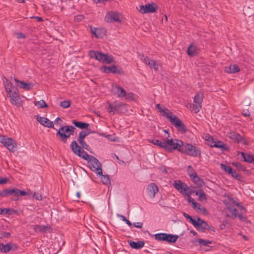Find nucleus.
<instances>
[{"label": "nucleus", "instance_id": "f257e3e1", "mask_svg": "<svg viewBox=\"0 0 254 254\" xmlns=\"http://www.w3.org/2000/svg\"><path fill=\"white\" fill-rule=\"evenodd\" d=\"M70 147L73 152L79 157L87 160L89 168L98 175H102V165L99 160L95 157L89 155L80 146H79L75 140L71 142Z\"/></svg>", "mask_w": 254, "mask_h": 254}, {"label": "nucleus", "instance_id": "f03ea898", "mask_svg": "<svg viewBox=\"0 0 254 254\" xmlns=\"http://www.w3.org/2000/svg\"><path fill=\"white\" fill-rule=\"evenodd\" d=\"M224 203L229 211L227 214L228 217H231L233 219H235L238 217L240 220L246 221L247 218L244 215L246 211L245 208L243 206H240L239 203L233 198H229L228 200H224Z\"/></svg>", "mask_w": 254, "mask_h": 254}, {"label": "nucleus", "instance_id": "7ed1b4c3", "mask_svg": "<svg viewBox=\"0 0 254 254\" xmlns=\"http://www.w3.org/2000/svg\"><path fill=\"white\" fill-rule=\"evenodd\" d=\"M160 112L163 116H165L169 120L179 131L184 133L187 131V128L185 125L176 116L174 115L173 113L168 109L164 108L163 109L160 110Z\"/></svg>", "mask_w": 254, "mask_h": 254}, {"label": "nucleus", "instance_id": "20e7f679", "mask_svg": "<svg viewBox=\"0 0 254 254\" xmlns=\"http://www.w3.org/2000/svg\"><path fill=\"white\" fill-rule=\"evenodd\" d=\"M183 141L177 139H171L165 140L164 150L167 152H171L173 150H177L180 152H183Z\"/></svg>", "mask_w": 254, "mask_h": 254}, {"label": "nucleus", "instance_id": "39448f33", "mask_svg": "<svg viewBox=\"0 0 254 254\" xmlns=\"http://www.w3.org/2000/svg\"><path fill=\"white\" fill-rule=\"evenodd\" d=\"M89 56L90 58L95 59L102 63L109 64L114 61L112 56L97 51H90Z\"/></svg>", "mask_w": 254, "mask_h": 254}, {"label": "nucleus", "instance_id": "423d86ee", "mask_svg": "<svg viewBox=\"0 0 254 254\" xmlns=\"http://www.w3.org/2000/svg\"><path fill=\"white\" fill-rule=\"evenodd\" d=\"M5 197L11 196L10 199L13 201H18L19 196H25L29 194V193L23 190H20L16 188L12 189H5Z\"/></svg>", "mask_w": 254, "mask_h": 254}, {"label": "nucleus", "instance_id": "0eeeda50", "mask_svg": "<svg viewBox=\"0 0 254 254\" xmlns=\"http://www.w3.org/2000/svg\"><path fill=\"white\" fill-rule=\"evenodd\" d=\"M153 236L157 241H165L168 243H174L179 238L178 235L165 233L156 234Z\"/></svg>", "mask_w": 254, "mask_h": 254}, {"label": "nucleus", "instance_id": "6e6552de", "mask_svg": "<svg viewBox=\"0 0 254 254\" xmlns=\"http://www.w3.org/2000/svg\"><path fill=\"white\" fill-rule=\"evenodd\" d=\"M181 152L192 157L200 156L201 155L200 150L196 146L189 143L184 145L183 152Z\"/></svg>", "mask_w": 254, "mask_h": 254}, {"label": "nucleus", "instance_id": "1a4fd4ad", "mask_svg": "<svg viewBox=\"0 0 254 254\" xmlns=\"http://www.w3.org/2000/svg\"><path fill=\"white\" fill-rule=\"evenodd\" d=\"M126 111V105L121 102H115L113 103H109L108 111L113 114L116 112L120 113Z\"/></svg>", "mask_w": 254, "mask_h": 254}, {"label": "nucleus", "instance_id": "9d476101", "mask_svg": "<svg viewBox=\"0 0 254 254\" xmlns=\"http://www.w3.org/2000/svg\"><path fill=\"white\" fill-rule=\"evenodd\" d=\"M203 96L202 93H197L194 97L192 110L195 113H198L202 107Z\"/></svg>", "mask_w": 254, "mask_h": 254}, {"label": "nucleus", "instance_id": "9b49d317", "mask_svg": "<svg viewBox=\"0 0 254 254\" xmlns=\"http://www.w3.org/2000/svg\"><path fill=\"white\" fill-rule=\"evenodd\" d=\"M1 142L5 146L10 152H14L17 148V143L15 141L11 138H3Z\"/></svg>", "mask_w": 254, "mask_h": 254}, {"label": "nucleus", "instance_id": "f8f14e48", "mask_svg": "<svg viewBox=\"0 0 254 254\" xmlns=\"http://www.w3.org/2000/svg\"><path fill=\"white\" fill-rule=\"evenodd\" d=\"M100 70L105 73H113L123 74L124 71L121 67L113 65L111 66L103 65L100 67Z\"/></svg>", "mask_w": 254, "mask_h": 254}, {"label": "nucleus", "instance_id": "ddd939ff", "mask_svg": "<svg viewBox=\"0 0 254 254\" xmlns=\"http://www.w3.org/2000/svg\"><path fill=\"white\" fill-rule=\"evenodd\" d=\"M192 225L201 232H204L206 230L209 229V225L207 222L199 217H197V220H195Z\"/></svg>", "mask_w": 254, "mask_h": 254}, {"label": "nucleus", "instance_id": "4468645a", "mask_svg": "<svg viewBox=\"0 0 254 254\" xmlns=\"http://www.w3.org/2000/svg\"><path fill=\"white\" fill-rule=\"evenodd\" d=\"M70 129L69 126H65L61 127L57 132V135H59L61 137V140L64 142H65L67 139L70 137Z\"/></svg>", "mask_w": 254, "mask_h": 254}, {"label": "nucleus", "instance_id": "2eb2a0df", "mask_svg": "<svg viewBox=\"0 0 254 254\" xmlns=\"http://www.w3.org/2000/svg\"><path fill=\"white\" fill-rule=\"evenodd\" d=\"M158 6L154 3L141 5L139 11L141 13H153L156 11Z\"/></svg>", "mask_w": 254, "mask_h": 254}, {"label": "nucleus", "instance_id": "dca6fc26", "mask_svg": "<svg viewBox=\"0 0 254 254\" xmlns=\"http://www.w3.org/2000/svg\"><path fill=\"white\" fill-rule=\"evenodd\" d=\"M12 92V93L8 94L10 98V103L17 107L20 106L21 105V100L18 93V90Z\"/></svg>", "mask_w": 254, "mask_h": 254}, {"label": "nucleus", "instance_id": "f3484780", "mask_svg": "<svg viewBox=\"0 0 254 254\" xmlns=\"http://www.w3.org/2000/svg\"><path fill=\"white\" fill-rule=\"evenodd\" d=\"M105 21L108 22H120L119 14L116 12H109L105 16Z\"/></svg>", "mask_w": 254, "mask_h": 254}, {"label": "nucleus", "instance_id": "a211bd4d", "mask_svg": "<svg viewBox=\"0 0 254 254\" xmlns=\"http://www.w3.org/2000/svg\"><path fill=\"white\" fill-rule=\"evenodd\" d=\"M36 120L41 125L45 127L53 128L54 127V125L53 122L50 121L48 119L37 116Z\"/></svg>", "mask_w": 254, "mask_h": 254}, {"label": "nucleus", "instance_id": "6ab92c4d", "mask_svg": "<svg viewBox=\"0 0 254 254\" xmlns=\"http://www.w3.org/2000/svg\"><path fill=\"white\" fill-rule=\"evenodd\" d=\"M146 191L148 196L150 198H153L155 196V194L158 191V188L155 184L151 183L148 185L146 188Z\"/></svg>", "mask_w": 254, "mask_h": 254}, {"label": "nucleus", "instance_id": "aec40b11", "mask_svg": "<svg viewBox=\"0 0 254 254\" xmlns=\"http://www.w3.org/2000/svg\"><path fill=\"white\" fill-rule=\"evenodd\" d=\"M229 136L230 138L233 140L234 141L238 143L241 142L243 144L247 145L248 144L247 141H246L243 137L239 133L235 132H232L229 133Z\"/></svg>", "mask_w": 254, "mask_h": 254}, {"label": "nucleus", "instance_id": "412c9836", "mask_svg": "<svg viewBox=\"0 0 254 254\" xmlns=\"http://www.w3.org/2000/svg\"><path fill=\"white\" fill-rule=\"evenodd\" d=\"M14 80L18 87L26 90H31L34 86V84L32 83H26L24 81L19 80L15 78H14Z\"/></svg>", "mask_w": 254, "mask_h": 254}, {"label": "nucleus", "instance_id": "4be33fe9", "mask_svg": "<svg viewBox=\"0 0 254 254\" xmlns=\"http://www.w3.org/2000/svg\"><path fill=\"white\" fill-rule=\"evenodd\" d=\"M113 92L115 95L118 97H125L126 95V91L125 90L118 85H116L113 90Z\"/></svg>", "mask_w": 254, "mask_h": 254}, {"label": "nucleus", "instance_id": "5701e85b", "mask_svg": "<svg viewBox=\"0 0 254 254\" xmlns=\"http://www.w3.org/2000/svg\"><path fill=\"white\" fill-rule=\"evenodd\" d=\"M4 87L5 90L6 91L7 94H9L10 93H12L13 91H16L18 90L16 87H14L12 85V83L9 81L7 79L5 78V81H3Z\"/></svg>", "mask_w": 254, "mask_h": 254}, {"label": "nucleus", "instance_id": "b1692460", "mask_svg": "<svg viewBox=\"0 0 254 254\" xmlns=\"http://www.w3.org/2000/svg\"><path fill=\"white\" fill-rule=\"evenodd\" d=\"M198 48L193 44H190L187 49L188 54L190 57L197 56L199 53Z\"/></svg>", "mask_w": 254, "mask_h": 254}, {"label": "nucleus", "instance_id": "393cba45", "mask_svg": "<svg viewBox=\"0 0 254 254\" xmlns=\"http://www.w3.org/2000/svg\"><path fill=\"white\" fill-rule=\"evenodd\" d=\"M192 207L196 209L198 211L201 212L203 214L207 215L208 214L206 209L201 206L199 203L195 202L194 200H192Z\"/></svg>", "mask_w": 254, "mask_h": 254}, {"label": "nucleus", "instance_id": "a878e982", "mask_svg": "<svg viewBox=\"0 0 254 254\" xmlns=\"http://www.w3.org/2000/svg\"><path fill=\"white\" fill-rule=\"evenodd\" d=\"M225 72L228 73H234L240 71V68L236 64H230L228 66H226L224 69Z\"/></svg>", "mask_w": 254, "mask_h": 254}, {"label": "nucleus", "instance_id": "bb28decb", "mask_svg": "<svg viewBox=\"0 0 254 254\" xmlns=\"http://www.w3.org/2000/svg\"><path fill=\"white\" fill-rule=\"evenodd\" d=\"M129 244L130 246L134 249L138 250L144 246V242L142 241H139L137 242H134L133 241L130 240L128 241Z\"/></svg>", "mask_w": 254, "mask_h": 254}, {"label": "nucleus", "instance_id": "cd10ccee", "mask_svg": "<svg viewBox=\"0 0 254 254\" xmlns=\"http://www.w3.org/2000/svg\"><path fill=\"white\" fill-rule=\"evenodd\" d=\"M241 154L244 159V161L249 163H253L254 164V156L243 152H241Z\"/></svg>", "mask_w": 254, "mask_h": 254}, {"label": "nucleus", "instance_id": "c85d7f7f", "mask_svg": "<svg viewBox=\"0 0 254 254\" xmlns=\"http://www.w3.org/2000/svg\"><path fill=\"white\" fill-rule=\"evenodd\" d=\"M72 124H74V125L80 129H84V128H87L89 126V124L85 122H79L77 121L76 120H73L72 121Z\"/></svg>", "mask_w": 254, "mask_h": 254}, {"label": "nucleus", "instance_id": "c756f323", "mask_svg": "<svg viewBox=\"0 0 254 254\" xmlns=\"http://www.w3.org/2000/svg\"><path fill=\"white\" fill-rule=\"evenodd\" d=\"M232 165L236 167L239 170L243 171L246 173V174L249 175L250 172L248 170L246 169V168L242 164L239 162H233Z\"/></svg>", "mask_w": 254, "mask_h": 254}, {"label": "nucleus", "instance_id": "7c9ffc66", "mask_svg": "<svg viewBox=\"0 0 254 254\" xmlns=\"http://www.w3.org/2000/svg\"><path fill=\"white\" fill-rule=\"evenodd\" d=\"M212 147L221 148L222 150L225 151L227 150V146L222 141H217L214 142V144L211 145Z\"/></svg>", "mask_w": 254, "mask_h": 254}, {"label": "nucleus", "instance_id": "2f4dec72", "mask_svg": "<svg viewBox=\"0 0 254 254\" xmlns=\"http://www.w3.org/2000/svg\"><path fill=\"white\" fill-rule=\"evenodd\" d=\"M190 178L194 183L199 186H202L204 184L203 180L198 177L197 173L194 175L192 177H190Z\"/></svg>", "mask_w": 254, "mask_h": 254}, {"label": "nucleus", "instance_id": "473e14b6", "mask_svg": "<svg viewBox=\"0 0 254 254\" xmlns=\"http://www.w3.org/2000/svg\"><path fill=\"white\" fill-rule=\"evenodd\" d=\"M12 249V247L10 246V244H3V243L0 244V251L2 253H7L9 252L11 249Z\"/></svg>", "mask_w": 254, "mask_h": 254}, {"label": "nucleus", "instance_id": "72a5a7b5", "mask_svg": "<svg viewBox=\"0 0 254 254\" xmlns=\"http://www.w3.org/2000/svg\"><path fill=\"white\" fill-rule=\"evenodd\" d=\"M185 184L182 183L181 181H176L173 185L176 189L179 190L181 193H183V189Z\"/></svg>", "mask_w": 254, "mask_h": 254}, {"label": "nucleus", "instance_id": "f704fd0d", "mask_svg": "<svg viewBox=\"0 0 254 254\" xmlns=\"http://www.w3.org/2000/svg\"><path fill=\"white\" fill-rule=\"evenodd\" d=\"M195 194L198 195L199 201H206V195L202 190H200L198 191H196Z\"/></svg>", "mask_w": 254, "mask_h": 254}, {"label": "nucleus", "instance_id": "c9c22d12", "mask_svg": "<svg viewBox=\"0 0 254 254\" xmlns=\"http://www.w3.org/2000/svg\"><path fill=\"white\" fill-rule=\"evenodd\" d=\"M106 30L102 28H96V33L95 37L98 38H101L105 35Z\"/></svg>", "mask_w": 254, "mask_h": 254}, {"label": "nucleus", "instance_id": "e433bc0d", "mask_svg": "<svg viewBox=\"0 0 254 254\" xmlns=\"http://www.w3.org/2000/svg\"><path fill=\"white\" fill-rule=\"evenodd\" d=\"M150 142L152 143L153 144L156 145L164 149L165 144V140L164 141L162 142L158 139H152L151 141H150Z\"/></svg>", "mask_w": 254, "mask_h": 254}, {"label": "nucleus", "instance_id": "4c0bfd02", "mask_svg": "<svg viewBox=\"0 0 254 254\" xmlns=\"http://www.w3.org/2000/svg\"><path fill=\"white\" fill-rule=\"evenodd\" d=\"M220 166L221 169L223 170L228 174L231 173L232 168L231 166L226 165L223 163H220Z\"/></svg>", "mask_w": 254, "mask_h": 254}, {"label": "nucleus", "instance_id": "58836bf2", "mask_svg": "<svg viewBox=\"0 0 254 254\" xmlns=\"http://www.w3.org/2000/svg\"><path fill=\"white\" fill-rule=\"evenodd\" d=\"M150 62L148 63V66L151 69H154L155 71H157L159 68V65L155 61L151 60Z\"/></svg>", "mask_w": 254, "mask_h": 254}, {"label": "nucleus", "instance_id": "ea45409f", "mask_svg": "<svg viewBox=\"0 0 254 254\" xmlns=\"http://www.w3.org/2000/svg\"><path fill=\"white\" fill-rule=\"evenodd\" d=\"M34 104L35 106H38L39 108H46L48 107L47 104L43 100H41L39 101H35Z\"/></svg>", "mask_w": 254, "mask_h": 254}, {"label": "nucleus", "instance_id": "a19ab883", "mask_svg": "<svg viewBox=\"0 0 254 254\" xmlns=\"http://www.w3.org/2000/svg\"><path fill=\"white\" fill-rule=\"evenodd\" d=\"M182 190H183L182 193H184V194H186V195H190L192 192L191 190L189 188V187L187 186V185L186 184H185V186H184V188H183Z\"/></svg>", "mask_w": 254, "mask_h": 254}, {"label": "nucleus", "instance_id": "79ce46f5", "mask_svg": "<svg viewBox=\"0 0 254 254\" xmlns=\"http://www.w3.org/2000/svg\"><path fill=\"white\" fill-rule=\"evenodd\" d=\"M197 242L200 244L202 245L203 246H208L209 244H211L212 243V242L207 240H203L202 239H199L197 240Z\"/></svg>", "mask_w": 254, "mask_h": 254}, {"label": "nucleus", "instance_id": "37998d69", "mask_svg": "<svg viewBox=\"0 0 254 254\" xmlns=\"http://www.w3.org/2000/svg\"><path fill=\"white\" fill-rule=\"evenodd\" d=\"M101 176V181L105 185H108L110 183L109 177L108 175H100Z\"/></svg>", "mask_w": 254, "mask_h": 254}, {"label": "nucleus", "instance_id": "c03bdc74", "mask_svg": "<svg viewBox=\"0 0 254 254\" xmlns=\"http://www.w3.org/2000/svg\"><path fill=\"white\" fill-rule=\"evenodd\" d=\"M187 172L189 176L192 177L194 175L196 174V171L193 169L191 166L189 165L187 169Z\"/></svg>", "mask_w": 254, "mask_h": 254}, {"label": "nucleus", "instance_id": "a18cd8bd", "mask_svg": "<svg viewBox=\"0 0 254 254\" xmlns=\"http://www.w3.org/2000/svg\"><path fill=\"white\" fill-rule=\"evenodd\" d=\"M81 146H80L82 149L84 148L88 151L90 150V146L84 141V140H78Z\"/></svg>", "mask_w": 254, "mask_h": 254}, {"label": "nucleus", "instance_id": "49530a36", "mask_svg": "<svg viewBox=\"0 0 254 254\" xmlns=\"http://www.w3.org/2000/svg\"><path fill=\"white\" fill-rule=\"evenodd\" d=\"M229 175L238 180H240L241 178V175L238 174L235 171H233L232 169L231 173H229Z\"/></svg>", "mask_w": 254, "mask_h": 254}, {"label": "nucleus", "instance_id": "de8ad7c7", "mask_svg": "<svg viewBox=\"0 0 254 254\" xmlns=\"http://www.w3.org/2000/svg\"><path fill=\"white\" fill-rule=\"evenodd\" d=\"M70 102L69 101H63L60 102V106L64 108H66L70 106Z\"/></svg>", "mask_w": 254, "mask_h": 254}, {"label": "nucleus", "instance_id": "09e8293b", "mask_svg": "<svg viewBox=\"0 0 254 254\" xmlns=\"http://www.w3.org/2000/svg\"><path fill=\"white\" fill-rule=\"evenodd\" d=\"M183 216L188 220H189L190 222L192 224H193V223L195 221V219H193L190 215H189L188 214L185 213V212H184L183 213Z\"/></svg>", "mask_w": 254, "mask_h": 254}, {"label": "nucleus", "instance_id": "8fccbe9b", "mask_svg": "<svg viewBox=\"0 0 254 254\" xmlns=\"http://www.w3.org/2000/svg\"><path fill=\"white\" fill-rule=\"evenodd\" d=\"M140 60L142 62H143L145 64L148 65V63L150 62V60L148 57L147 56H142L140 58Z\"/></svg>", "mask_w": 254, "mask_h": 254}, {"label": "nucleus", "instance_id": "3c124183", "mask_svg": "<svg viewBox=\"0 0 254 254\" xmlns=\"http://www.w3.org/2000/svg\"><path fill=\"white\" fill-rule=\"evenodd\" d=\"M85 137L86 135H85L84 131H81L79 133V136L77 140H84Z\"/></svg>", "mask_w": 254, "mask_h": 254}, {"label": "nucleus", "instance_id": "603ef678", "mask_svg": "<svg viewBox=\"0 0 254 254\" xmlns=\"http://www.w3.org/2000/svg\"><path fill=\"white\" fill-rule=\"evenodd\" d=\"M126 99L127 100H132L133 98V94L132 92L126 93V95L125 96Z\"/></svg>", "mask_w": 254, "mask_h": 254}, {"label": "nucleus", "instance_id": "864d4df0", "mask_svg": "<svg viewBox=\"0 0 254 254\" xmlns=\"http://www.w3.org/2000/svg\"><path fill=\"white\" fill-rule=\"evenodd\" d=\"M33 229L36 232H41V225H34Z\"/></svg>", "mask_w": 254, "mask_h": 254}, {"label": "nucleus", "instance_id": "5fc2aeb1", "mask_svg": "<svg viewBox=\"0 0 254 254\" xmlns=\"http://www.w3.org/2000/svg\"><path fill=\"white\" fill-rule=\"evenodd\" d=\"M120 217L122 218V220H123L124 221L126 222V223L129 226H132V223L128 220H127L126 217H125L123 215H121Z\"/></svg>", "mask_w": 254, "mask_h": 254}, {"label": "nucleus", "instance_id": "6e6d98bb", "mask_svg": "<svg viewBox=\"0 0 254 254\" xmlns=\"http://www.w3.org/2000/svg\"><path fill=\"white\" fill-rule=\"evenodd\" d=\"M50 229V227L48 226H41V232L45 233Z\"/></svg>", "mask_w": 254, "mask_h": 254}, {"label": "nucleus", "instance_id": "4d7b16f0", "mask_svg": "<svg viewBox=\"0 0 254 254\" xmlns=\"http://www.w3.org/2000/svg\"><path fill=\"white\" fill-rule=\"evenodd\" d=\"M0 214H10L9 211H10V209L9 208H3V209H0Z\"/></svg>", "mask_w": 254, "mask_h": 254}, {"label": "nucleus", "instance_id": "13d9d810", "mask_svg": "<svg viewBox=\"0 0 254 254\" xmlns=\"http://www.w3.org/2000/svg\"><path fill=\"white\" fill-rule=\"evenodd\" d=\"M33 197L35 198L37 200H42V196L40 194H36V193H34L33 195Z\"/></svg>", "mask_w": 254, "mask_h": 254}, {"label": "nucleus", "instance_id": "bf43d9fd", "mask_svg": "<svg viewBox=\"0 0 254 254\" xmlns=\"http://www.w3.org/2000/svg\"><path fill=\"white\" fill-rule=\"evenodd\" d=\"M8 181V179L6 178H0V184H4Z\"/></svg>", "mask_w": 254, "mask_h": 254}, {"label": "nucleus", "instance_id": "052dcab7", "mask_svg": "<svg viewBox=\"0 0 254 254\" xmlns=\"http://www.w3.org/2000/svg\"><path fill=\"white\" fill-rule=\"evenodd\" d=\"M133 225L135 227L141 228L142 227L143 224L141 222L134 223Z\"/></svg>", "mask_w": 254, "mask_h": 254}, {"label": "nucleus", "instance_id": "680f3d73", "mask_svg": "<svg viewBox=\"0 0 254 254\" xmlns=\"http://www.w3.org/2000/svg\"><path fill=\"white\" fill-rule=\"evenodd\" d=\"M69 126V129H70L69 134H70V136L71 135H73V132H74V130L75 129V128L74 127H72V126Z\"/></svg>", "mask_w": 254, "mask_h": 254}, {"label": "nucleus", "instance_id": "e2e57ef3", "mask_svg": "<svg viewBox=\"0 0 254 254\" xmlns=\"http://www.w3.org/2000/svg\"><path fill=\"white\" fill-rule=\"evenodd\" d=\"M16 35H17V38L18 39L25 38V35L24 34H23L22 33H21V32L17 33H16Z\"/></svg>", "mask_w": 254, "mask_h": 254}, {"label": "nucleus", "instance_id": "0e129e2a", "mask_svg": "<svg viewBox=\"0 0 254 254\" xmlns=\"http://www.w3.org/2000/svg\"><path fill=\"white\" fill-rule=\"evenodd\" d=\"M91 32L95 36L96 33V28L90 26Z\"/></svg>", "mask_w": 254, "mask_h": 254}, {"label": "nucleus", "instance_id": "69168bd1", "mask_svg": "<svg viewBox=\"0 0 254 254\" xmlns=\"http://www.w3.org/2000/svg\"><path fill=\"white\" fill-rule=\"evenodd\" d=\"M62 122V121L61 118L58 117L55 121V124L56 125H61Z\"/></svg>", "mask_w": 254, "mask_h": 254}, {"label": "nucleus", "instance_id": "338daca9", "mask_svg": "<svg viewBox=\"0 0 254 254\" xmlns=\"http://www.w3.org/2000/svg\"><path fill=\"white\" fill-rule=\"evenodd\" d=\"M242 114L245 117H248L250 116V112L248 110H244Z\"/></svg>", "mask_w": 254, "mask_h": 254}, {"label": "nucleus", "instance_id": "774afa93", "mask_svg": "<svg viewBox=\"0 0 254 254\" xmlns=\"http://www.w3.org/2000/svg\"><path fill=\"white\" fill-rule=\"evenodd\" d=\"M5 189L1 191H0V196L1 197H5Z\"/></svg>", "mask_w": 254, "mask_h": 254}]
</instances>
